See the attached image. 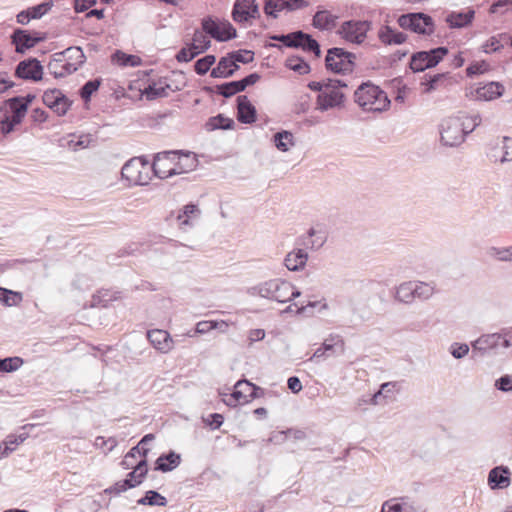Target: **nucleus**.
Segmentation results:
<instances>
[{
    "label": "nucleus",
    "instance_id": "37998d69",
    "mask_svg": "<svg viewBox=\"0 0 512 512\" xmlns=\"http://www.w3.org/2000/svg\"><path fill=\"white\" fill-rule=\"evenodd\" d=\"M412 281H406L395 287L394 299L400 303L412 304L411 299Z\"/></svg>",
    "mask_w": 512,
    "mask_h": 512
},
{
    "label": "nucleus",
    "instance_id": "aec40b11",
    "mask_svg": "<svg viewBox=\"0 0 512 512\" xmlns=\"http://www.w3.org/2000/svg\"><path fill=\"white\" fill-rule=\"evenodd\" d=\"M11 38L12 43L16 46V52L21 54L43 40V37L31 36L27 30L19 28L13 32Z\"/></svg>",
    "mask_w": 512,
    "mask_h": 512
},
{
    "label": "nucleus",
    "instance_id": "4be33fe9",
    "mask_svg": "<svg viewBox=\"0 0 512 512\" xmlns=\"http://www.w3.org/2000/svg\"><path fill=\"white\" fill-rule=\"evenodd\" d=\"M488 483L491 489H504L510 483V470L506 466H497L490 470L488 474Z\"/></svg>",
    "mask_w": 512,
    "mask_h": 512
},
{
    "label": "nucleus",
    "instance_id": "680f3d73",
    "mask_svg": "<svg viewBox=\"0 0 512 512\" xmlns=\"http://www.w3.org/2000/svg\"><path fill=\"white\" fill-rule=\"evenodd\" d=\"M53 5H54L53 1L48 0V1L42 2L41 4H38L36 6L29 8L30 13H31L30 17H32V19H40L41 17H43L45 14H47L51 10Z\"/></svg>",
    "mask_w": 512,
    "mask_h": 512
},
{
    "label": "nucleus",
    "instance_id": "bb28decb",
    "mask_svg": "<svg viewBox=\"0 0 512 512\" xmlns=\"http://www.w3.org/2000/svg\"><path fill=\"white\" fill-rule=\"evenodd\" d=\"M181 463V455L174 452L169 451L166 454L160 455L155 462V470L161 472H170L177 468Z\"/></svg>",
    "mask_w": 512,
    "mask_h": 512
},
{
    "label": "nucleus",
    "instance_id": "a18cd8bd",
    "mask_svg": "<svg viewBox=\"0 0 512 512\" xmlns=\"http://www.w3.org/2000/svg\"><path fill=\"white\" fill-rule=\"evenodd\" d=\"M137 504L164 507L167 505V499L157 491L149 490L144 497L137 501Z\"/></svg>",
    "mask_w": 512,
    "mask_h": 512
},
{
    "label": "nucleus",
    "instance_id": "ea45409f",
    "mask_svg": "<svg viewBox=\"0 0 512 512\" xmlns=\"http://www.w3.org/2000/svg\"><path fill=\"white\" fill-rule=\"evenodd\" d=\"M168 90H171V86L169 84L166 83L163 86H158L156 82H152L144 89L143 95L147 100L152 101L158 98L167 97Z\"/></svg>",
    "mask_w": 512,
    "mask_h": 512
},
{
    "label": "nucleus",
    "instance_id": "774afa93",
    "mask_svg": "<svg viewBox=\"0 0 512 512\" xmlns=\"http://www.w3.org/2000/svg\"><path fill=\"white\" fill-rule=\"evenodd\" d=\"M469 352V346L467 344L453 343L450 347V353L456 359L465 357Z\"/></svg>",
    "mask_w": 512,
    "mask_h": 512
},
{
    "label": "nucleus",
    "instance_id": "4d7b16f0",
    "mask_svg": "<svg viewBox=\"0 0 512 512\" xmlns=\"http://www.w3.org/2000/svg\"><path fill=\"white\" fill-rule=\"evenodd\" d=\"M23 360L20 357H8L0 359L1 372H13L20 368Z\"/></svg>",
    "mask_w": 512,
    "mask_h": 512
},
{
    "label": "nucleus",
    "instance_id": "2eb2a0df",
    "mask_svg": "<svg viewBox=\"0 0 512 512\" xmlns=\"http://www.w3.org/2000/svg\"><path fill=\"white\" fill-rule=\"evenodd\" d=\"M43 66L36 58H29L19 62L15 69V76L20 79L39 81L42 79Z\"/></svg>",
    "mask_w": 512,
    "mask_h": 512
},
{
    "label": "nucleus",
    "instance_id": "9d476101",
    "mask_svg": "<svg viewBox=\"0 0 512 512\" xmlns=\"http://www.w3.org/2000/svg\"><path fill=\"white\" fill-rule=\"evenodd\" d=\"M456 84H458V79L450 72L437 73L433 75L425 74L421 81V85L424 86V94H431L435 91L450 90Z\"/></svg>",
    "mask_w": 512,
    "mask_h": 512
},
{
    "label": "nucleus",
    "instance_id": "5fc2aeb1",
    "mask_svg": "<svg viewBox=\"0 0 512 512\" xmlns=\"http://www.w3.org/2000/svg\"><path fill=\"white\" fill-rule=\"evenodd\" d=\"M176 159L181 161V165L187 173L194 170L198 164L195 154L191 152L183 153L182 151H177Z\"/></svg>",
    "mask_w": 512,
    "mask_h": 512
},
{
    "label": "nucleus",
    "instance_id": "f3484780",
    "mask_svg": "<svg viewBox=\"0 0 512 512\" xmlns=\"http://www.w3.org/2000/svg\"><path fill=\"white\" fill-rule=\"evenodd\" d=\"M147 338L151 345L161 353H168L173 349L174 341L165 330H150L147 332Z\"/></svg>",
    "mask_w": 512,
    "mask_h": 512
},
{
    "label": "nucleus",
    "instance_id": "864d4df0",
    "mask_svg": "<svg viewBox=\"0 0 512 512\" xmlns=\"http://www.w3.org/2000/svg\"><path fill=\"white\" fill-rule=\"evenodd\" d=\"M100 85L101 79H93L87 81L79 91L81 98L85 102L90 101L92 94L99 89Z\"/></svg>",
    "mask_w": 512,
    "mask_h": 512
},
{
    "label": "nucleus",
    "instance_id": "3c124183",
    "mask_svg": "<svg viewBox=\"0 0 512 512\" xmlns=\"http://www.w3.org/2000/svg\"><path fill=\"white\" fill-rule=\"evenodd\" d=\"M386 506H388L386 512H414L413 506L410 505L405 498L386 501Z\"/></svg>",
    "mask_w": 512,
    "mask_h": 512
},
{
    "label": "nucleus",
    "instance_id": "6e6d98bb",
    "mask_svg": "<svg viewBox=\"0 0 512 512\" xmlns=\"http://www.w3.org/2000/svg\"><path fill=\"white\" fill-rule=\"evenodd\" d=\"M63 93L59 89H49L44 92L42 96L43 103L52 109L54 106L57 105L58 101L63 98Z\"/></svg>",
    "mask_w": 512,
    "mask_h": 512
},
{
    "label": "nucleus",
    "instance_id": "0eeeda50",
    "mask_svg": "<svg viewBox=\"0 0 512 512\" xmlns=\"http://www.w3.org/2000/svg\"><path fill=\"white\" fill-rule=\"evenodd\" d=\"M448 48L437 47L429 51H419L411 56L410 68L414 72H422L433 68L448 54Z\"/></svg>",
    "mask_w": 512,
    "mask_h": 512
},
{
    "label": "nucleus",
    "instance_id": "f03ea898",
    "mask_svg": "<svg viewBox=\"0 0 512 512\" xmlns=\"http://www.w3.org/2000/svg\"><path fill=\"white\" fill-rule=\"evenodd\" d=\"M347 87L348 84L344 80L327 79L325 88L317 96V109L327 111L330 108L341 105L344 93L340 89Z\"/></svg>",
    "mask_w": 512,
    "mask_h": 512
},
{
    "label": "nucleus",
    "instance_id": "6e6552de",
    "mask_svg": "<svg viewBox=\"0 0 512 512\" xmlns=\"http://www.w3.org/2000/svg\"><path fill=\"white\" fill-rule=\"evenodd\" d=\"M511 346L506 334L492 333L480 336L472 343L473 351L482 355L486 353L497 354Z\"/></svg>",
    "mask_w": 512,
    "mask_h": 512
},
{
    "label": "nucleus",
    "instance_id": "9b49d317",
    "mask_svg": "<svg viewBox=\"0 0 512 512\" xmlns=\"http://www.w3.org/2000/svg\"><path fill=\"white\" fill-rule=\"evenodd\" d=\"M308 6V0H265L263 10L268 17L276 19L279 12H294Z\"/></svg>",
    "mask_w": 512,
    "mask_h": 512
},
{
    "label": "nucleus",
    "instance_id": "423d86ee",
    "mask_svg": "<svg viewBox=\"0 0 512 512\" xmlns=\"http://www.w3.org/2000/svg\"><path fill=\"white\" fill-rule=\"evenodd\" d=\"M440 139L443 145L454 147L460 145L465 137L463 123L455 116L443 119L439 125Z\"/></svg>",
    "mask_w": 512,
    "mask_h": 512
},
{
    "label": "nucleus",
    "instance_id": "a211bd4d",
    "mask_svg": "<svg viewBox=\"0 0 512 512\" xmlns=\"http://www.w3.org/2000/svg\"><path fill=\"white\" fill-rule=\"evenodd\" d=\"M257 119L255 106L246 95L237 97V120L243 124H252Z\"/></svg>",
    "mask_w": 512,
    "mask_h": 512
},
{
    "label": "nucleus",
    "instance_id": "7ed1b4c3",
    "mask_svg": "<svg viewBox=\"0 0 512 512\" xmlns=\"http://www.w3.org/2000/svg\"><path fill=\"white\" fill-rule=\"evenodd\" d=\"M356 55L343 48L333 47L325 57L326 69L339 74L352 72L355 67Z\"/></svg>",
    "mask_w": 512,
    "mask_h": 512
},
{
    "label": "nucleus",
    "instance_id": "e2e57ef3",
    "mask_svg": "<svg viewBox=\"0 0 512 512\" xmlns=\"http://www.w3.org/2000/svg\"><path fill=\"white\" fill-rule=\"evenodd\" d=\"M7 104L12 114H17L25 117L28 109L26 108V104L22 103V97H12L7 100Z\"/></svg>",
    "mask_w": 512,
    "mask_h": 512
},
{
    "label": "nucleus",
    "instance_id": "5701e85b",
    "mask_svg": "<svg viewBox=\"0 0 512 512\" xmlns=\"http://www.w3.org/2000/svg\"><path fill=\"white\" fill-rule=\"evenodd\" d=\"M503 92V85L498 82H489L476 88L472 94L477 100L491 101L502 96Z\"/></svg>",
    "mask_w": 512,
    "mask_h": 512
},
{
    "label": "nucleus",
    "instance_id": "052dcab7",
    "mask_svg": "<svg viewBox=\"0 0 512 512\" xmlns=\"http://www.w3.org/2000/svg\"><path fill=\"white\" fill-rule=\"evenodd\" d=\"M229 55L235 61L236 64H248L254 60V53L250 50L240 49L237 51L229 52Z\"/></svg>",
    "mask_w": 512,
    "mask_h": 512
},
{
    "label": "nucleus",
    "instance_id": "f257e3e1",
    "mask_svg": "<svg viewBox=\"0 0 512 512\" xmlns=\"http://www.w3.org/2000/svg\"><path fill=\"white\" fill-rule=\"evenodd\" d=\"M382 90L370 81L362 83L354 92L355 102L367 111L382 113L384 102L380 99Z\"/></svg>",
    "mask_w": 512,
    "mask_h": 512
},
{
    "label": "nucleus",
    "instance_id": "a878e982",
    "mask_svg": "<svg viewBox=\"0 0 512 512\" xmlns=\"http://www.w3.org/2000/svg\"><path fill=\"white\" fill-rule=\"evenodd\" d=\"M307 260L308 253L301 248H297L286 255L284 265L290 271H299L305 267Z\"/></svg>",
    "mask_w": 512,
    "mask_h": 512
},
{
    "label": "nucleus",
    "instance_id": "8fccbe9b",
    "mask_svg": "<svg viewBox=\"0 0 512 512\" xmlns=\"http://www.w3.org/2000/svg\"><path fill=\"white\" fill-rule=\"evenodd\" d=\"M414 286H417L418 300L425 301L430 299L435 293V286L433 283L422 281H413Z\"/></svg>",
    "mask_w": 512,
    "mask_h": 512
},
{
    "label": "nucleus",
    "instance_id": "f704fd0d",
    "mask_svg": "<svg viewBox=\"0 0 512 512\" xmlns=\"http://www.w3.org/2000/svg\"><path fill=\"white\" fill-rule=\"evenodd\" d=\"M274 288V279H270L248 288L247 293L250 296H259L261 298L272 300V291Z\"/></svg>",
    "mask_w": 512,
    "mask_h": 512
},
{
    "label": "nucleus",
    "instance_id": "c03bdc74",
    "mask_svg": "<svg viewBox=\"0 0 512 512\" xmlns=\"http://www.w3.org/2000/svg\"><path fill=\"white\" fill-rule=\"evenodd\" d=\"M487 255L500 262H512V245L507 247H489Z\"/></svg>",
    "mask_w": 512,
    "mask_h": 512
},
{
    "label": "nucleus",
    "instance_id": "13d9d810",
    "mask_svg": "<svg viewBox=\"0 0 512 512\" xmlns=\"http://www.w3.org/2000/svg\"><path fill=\"white\" fill-rule=\"evenodd\" d=\"M500 149L502 154L499 158H496L495 161H499L500 163L512 161V138L504 137Z\"/></svg>",
    "mask_w": 512,
    "mask_h": 512
},
{
    "label": "nucleus",
    "instance_id": "6ab92c4d",
    "mask_svg": "<svg viewBox=\"0 0 512 512\" xmlns=\"http://www.w3.org/2000/svg\"><path fill=\"white\" fill-rule=\"evenodd\" d=\"M344 342L339 335H330L329 338L325 339L322 345L317 348L313 355L309 358L310 361L315 359L326 358L332 355L337 348L343 350Z\"/></svg>",
    "mask_w": 512,
    "mask_h": 512
},
{
    "label": "nucleus",
    "instance_id": "4c0bfd02",
    "mask_svg": "<svg viewBox=\"0 0 512 512\" xmlns=\"http://www.w3.org/2000/svg\"><path fill=\"white\" fill-rule=\"evenodd\" d=\"M234 120L228 117H225L222 114H218L217 116L209 118L206 123V129L208 131H214L217 129L228 130L234 127Z\"/></svg>",
    "mask_w": 512,
    "mask_h": 512
},
{
    "label": "nucleus",
    "instance_id": "58836bf2",
    "mask_svg": "<svg viewBox=\"0 0 512 512\" xmlns=\"http://www.w3.org/2000/svg\"><path fill=\"white\" fill-rule=\"evenodd\" d=\"M112 61L122 67H137L141 64L140 57L132 54H126L120 50H117L112 55Z\"/></svg>",
    "mask_w": 512,
    "mask_h": 512
},
{
    "label": "nucleus",
    "instance_id": "f8f14e48",
    "mask_svg": "<svg viewBox=\"0 0 512 512\" xmlns=\"http://www.w3.org/2000/svg\"><path fill=\"white\" fill-rule=\"evenodd\" d=\"M368 30V22L349 20L342 23L338 33L346 41L360 44L364 41Z\"/></svg>",
    "mask_w": 512,
    "mask_h": 512
},
{
    "label": "nucleus",
    "instance_id": "412c9836",
    "mask_svg": "<svg viewBox=\"0 0 512 512\" xmlns=\"http://www.w3.org/2000/svg\"><path fill=\"white\" fill-rule=\"evenodd\" d=\"M239 69V65L235 63L229 53L219 59L216 67L212 68L210 76L212 78H230Z\"/></svg>",
    "mask_w": 512,
    "mask_h": 512
},
{
    "label": "nucleus",
    "instance_id": "473e14b6",
    "mask_svg": "<svg viewBox=\"0 0 512 512\" xmlns=\"http://www.w3.org/2000/svg\"><path fill=\"white\" fill-rule=\"evenodd\" d=\"M148 473L147 460L141 459L131 472L127 474L126 481L130 482L131 487L134 488L140 485Z\"/></svg>",
    "mask_w": 512,
    "mask_h": 512
},
{
    "label": "nucleus",
    "instance_id": "bf43d9fd",
    "mask_svg": "<svg viewBox=\"0 0 512 512\" xmlns=\"http://www.w3.org/2000/svg\"><path fill=\"white\" fill-rule=\"evenodd\" d=\"M192 43L199 46L202 51H207L211 46L209 36L202 29H196L194 31Z\"/></svg>",
    "mask_w": 512,
    "mask_h": 512
},
{
    "label": "nucleus",
    "instance_id": "b1692460",
    "mask_svg": "<svg viewBox=\"0 0 512 512\" xmlns=\"http://www.w3.org/2000/svg\"><path fill=\"white\" fill-rule=\"evenodd\" d=\"M47 69L55 78H64L77 71L76 67L71 65V62H65L63 59L55 55L49 61Z\"/></svg>",
    "mask_w": 512,
    "mask_h": 512
},
{
    "label": "nucleus",
    "instance_id": "49530a36",
    "mask_svg": "<svg viewBox=\"0 0 512 512\" xmlns=\"http://www.w3.org/2000/svg\"><path fill=\"white\" fill-rule=\"evenodd\" d=\"M456 118H459L460 121L463 123V133L464 137L471 133L477 126L481 123V117L478 114L468 116L465 114H459L455 116Z\"/></svg>",
    "mask_w": 512,
    "mask_h": 512
},
{
    "label": "nucleus",
    "instance_id": "79ce46f5",
    "mask_svg": "<svg viewBox=\"0 0 512 512\" xmlns=\"http://www.w3.org/2000/svg\"><path fill=\"white\" fill-rule=\"evenodd\" d=\"M509 35L501 33L496 36L490 37L487 42L483 45L485 53H491L499 51L504 45L508 44Z\"/></svg>",
    "mask_w": 512,
    "mask_h": 512
},
{
    "label": "nucleus",
    "instance_id": "c756f323",
    "mask_svg": "<svg viewBox=\"0 0 512 512\" xmlns=\"http://www.w3.org/2000/svg\"><path fill=\"white\" fill-rule=\"evenodd\" d=\"M474 14L472 9L467 12H451L446 16V22L450 28H463L472 22Z\"/></svg>",
    "mask_w": 512,
    "mask_h": 512
},
{
    "label": "nucleus",
    "instance_id": "39448f33",
    "mask_svg": "<svg viewBox=\"0 0 512 512\" xmlns=\"http://www.w3.org/2000/svg\"><path fill=\"white\" fill-rule=\"evenodd\" d=\"M202 30L218 42H226L237 36L236 29L227 21H219L211 16L201 20Z\"/></svg>",
    "mask_w": 512,
    "mask_h": 512
},
{
    "label": "nucleus",
    "instance_id": "c85d7f7f",
    "mask_svg": "<svg viewBox=\"0 0 512 512\" xmlns=\"http://www.w3.org/2000/svg\"><path fill=\"white\" fill-rule=\"evenodd\" d=\"M55 56L63 59L65 62H71V65L78 70L86 61V56L81 47H68L64 51L56 53Z\"/></svg>",
    "mask_w": 512,
    "mask_h": 512
},
{
    "label": "nucleus",
    "instance_id": "603ef678",
    "mask_svg": "<svg viewBox=\"0 0 512 512\" xmlns=\"http://www.w3.org/2000/svg\"><path fill=\"white\" fill-rule=\"evenodd\" d=\"M21 300L22 296L20 293L0 287V302L4 303L6 306H15L19 304Z\"/></svg>",
    "mask_w": 512,
    "mask_h": 512
},
{
    "label": "nucleus",
    "instance_id": "e433bc0d",
    "mask_svg": "<svg viewBox=\"0 0 512 512\" xmlns=\"http://www.w3.org/2000/svg\"><path fill=\"white\" fill-rule=\"evenodd\" d=\"M199 214L200 210L197 205L192 203L185 205L177 215V220L179 222L180 227L183 228L184 226H190V220L193 217H198Z\"/></svg>",
    "mask_w": 512,
    "mask_h": 512
},
{
    "label": "nucleus",
    "instance_id": "de8ad7c7",
    "mask_svg": "<svg viewBox=\"0 0 512 512\" xmlns=\"http://www.w3.org/2000/svg\"><path fill=\"white\" fill-rule=\"evenodd\" d=\"M216 57L212 54L205 55L204 57L198 59L194 64V71L200 75H205L209 70H212L211 67L215 64Z\"/></svg>",
    "mask_w": 512,
    "mask_h": 512
},
{
    "label": "nucleus",
    "instance_id": "72a5a7b5",
    "mask_svg": "<svg viewBox=\"0 0 512 512\" xmlns=\"http://www.w3.org/2000/svg\"><path fill=\"white\" fill-rule=\"evenodd\" d=\"M120 298V293L109 289H101L92 297V306L106 307L110 302Z\"/></svg>",
    "mask_w": 512,
    "mask_h": 512
},
{
    "label": "nucleus",
    "instance_id": "0e129e2a",
    "mask_svg": "<svg viewBox=\"0 0 512 512\" xmlns=\"http://www.w3.org/2000/svg\"><path fill=\"white\" fill-rule=\"evenodd\" d=\"M270 39L282 42L286 47L294 48L298 44L296 43L297 31L288 34L272 35Z\"/></svg>",
    "mask_w": 512,
    "mask_h": 512
},
{
    "label": "nucleus",
    "instance_id": "393cba45",
    "mask_svg": "<svg viewBox=\"0 0 512 512\" xmlns=\"http://www.w3.org/2000/svg\"><path fill=\"white\" fill-rule=\"evenodd\" d=\"M250 390L251 382L245 379L237 381L234 385V390L227 401V405L234 407L237 403L249 402Z\"/></svg>",
    "mask_w": 512,
    "mask_h": 512
},
{
    "label": "nucleus",
    "instance_id": "338daca9",
    "mask_svg": "<svg viewBox=\"0 0 512 512\" xmlns=\"http://www.w3.org/2000/svg\"><path fill=\"white\" fill-rule=\"evenodd\" d=\"M117 445V440L113 437L105 439L102 436H98L95 439V446L105 450L106 453L111 452Z\"/></svg>",
    "mask_w": 512,
    "mask_h": 512
},
{
    "label": "nucleus",
    "instance_id": "20e7f679",
    "mask_svg": "<svg viewBox=\"0 0 512 512\" xmlns=\"http://www.w3.org/2000/svg\"><path fill=\"white\" fill-rule=\"evenodd\" d=\"M148 170L149 162L144 157H134L123 165L121 175L129 184L145 185L149 179Z\"/></svg>",
    "mask_w": 512,
    "mask_h": 512
},
{
    "label": "nucleus",
    "instance_id": "dca6fc26",
    "mask_svg": "<svg viewBox=\"0 0 512 512\" xmlns=\"http://www.w3.org/2000/svg\"><path fill=\"white\" fill-rule=\"evenodd\" d=\"M274 288L272 300L277 301L279 303L288 302L294 298H297L301 295V292L288 281L281 279H274Z\"/></svg>",
    "mask_w": 512,
    "mask_h": 512
},
{
    "label": "nucleus",
    "instance_id": "09e8293b",
    "mask_svg": "<svg viewBox=\"0 0 512 512\" xmlns=\"http://www.w3.org/2000/svg\"><path fill=\"white\" fill-rule=\"evenodd\" d=\"M286 67L301 75L308 74L310 72L309 64L300 57H289L286 60Z\"/></svg>",
    "mask_w": 512,
    "mask_h": 512
},
{
    "label": "nucleus",
    "instance_id": "c9c22d12",
    "mask_svg": "<svg viewBox=\"0 0 512 512\" xmlns=\"http://www.w3.org/2000/svg\"><path fill=\"white\" fill-rule=\"evenodd\" d=\"M273 142L279 151L287 152L294 146V136L290 131L282 130L273 136Z\"/></svg>",
    "mask_w": 512,
    "mask_h": 512
},
{
    "label": "nucleus",
    "instance_id": "ddd939ff",
    "mask_svg": "<svg viewBox=\"0 0 512 512\" xmlns=\"http://www.w3.org/2000/svg\"><path fill=\"white\" fill-rule=\"evenodd\" d=\"M231 15L237 23L258 19L260 18L259 5L256 0H235Z\"/></svg>",
    "mask_w": 512,
    "mask_h": 512
},
{
    "label": "nucleus",
    "instance_id": "4468645a",
    "mask_svg": "<svg viewBox=\"0 0 512 512\" xmlns=\"http://www.w3.org/2000/svg\"><path fill=\"white\" fill-rule=\"evenodd\" d=\"M177 158V150L157 153L151 166L156 177L166 179L171 177L172 162Z\"/></svg>",
    "mask_w": 512,
    "mask_h": 512
},
{
    "label": "nucleus",
    "instance_id": "2f4dec72",
    "mask_svg": "<svg viewBox=\"0 0 512 512\" xmlns=\"http://www.w3.org/2000/svg\"><path fill=\"white\" fill-rule=\"evenodd\" d=\"M315 307H319V311L328 309V304L326 302L321 301H309L306 305L299 306L297 303L290 304L287 306L283 313H292L295 312L299 315H306L310 316L312 315V311L310 309H313Z\"/></svg>",
    "mask_w": 512,
    "mask_h": 512
},
{
    "label": "nucleus",
    "instance_id": "cd10ccee",
    "mask_svg": "<svg viewBox=\"0 0 512 512\" xmlns=\"http://www.w3.org/2000/svg\"><path fill=\"white\" fill-rule=\"evenodd\" d=\"M338 17L327 10H318L312 19V25L319 30H332L336 27Z\"/></svg>",
    "mask_w": 512,
    "mask_h": 512
},
{
    "label": "nucleus",
    "instance_id": "1a4fd4ad",
    "mask_svg": "<svg viewBox=\"0 0 512 512\" xmlns=\"http://www.w3.org/2000/svg\"><path fill=\"white\" fill-rule=\"evenodd\" d=\"M398 24L404 29H410L415 33L423 35H431L435 31L432 18L424 13L401 15L398 18Z\"/></svg>",
    "mask_w": 512,
    "mask_h": 512
},
{
    "label": "nucleus",
    "instance_id": "a19ab883",
    "mask_svg": "<svg viewBox=\"0 0 512 512\" xmlns=\"http://www.w3.org/2000/svg\"><path fill=\"white\" fill-rule=\"evenodd\" d=\"M216 93L224 98H230L239 92L244 91L239 80L225 82L215 87Z\"/></svg>",
    "mask_w": 512,
    "mask_h": 512
},
{
    "label": "nucleus",
    "instance_id": "7c9ffc66",
    "mask_svg": "<svg viewBox=\"0 0 512 512\" xmlns=\"http://www.w3.org/2000/svg\"><path fill=\"white\" fill-rule=\"evenodd\" d=\"M296 43L298 45L295 48H302L304 51L312 52L316 57L321 55L319 43L310 34L298 30Z\"/></svg>",
    "mask_w": 512,
    "mask_h": 512
},
{
    "label": "nucleus",
    "instance_id": "69168bd1",
    "mask_svg": "<svg viewBox=\"0 0 512 512\" xmlns=\"http://www.w3.org/2000/svg\"><path fill=\"white\" fill-rule=\"evenodd\" d=\"M406 40V35L402 32H395L389 26H386V44H401Z\"/></svg>",
    "mask_w": 512,
    "mask_h": 512
}]
</instances>
